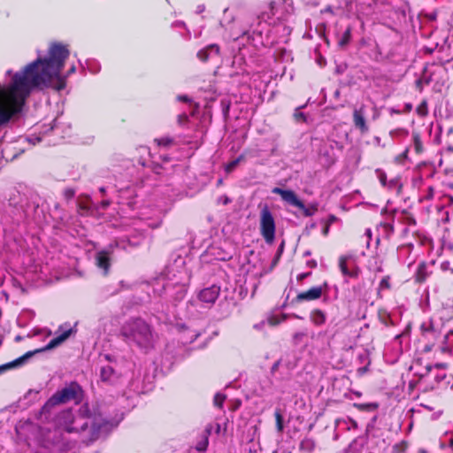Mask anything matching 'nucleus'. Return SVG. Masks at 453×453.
Masks as SVG:
<instances>
[{"label": "nucleus", "instance_id": "a211bd4d", "mask_svg": "<svg viewBox=\"0 0 453 453\" xmlns=\"http://www.w3.org/2000/svg\"><path fill=\"white\" fill-rule=\"evenodd\" d=\"M420 328L424 337L435 339L438 336L432 321L424 322Z\"/></svg>", "mask_w": 453, "mask_h": 453}, {"label": "nucleus", "instance_id": "c9c22d12", "mask_svg": "<svg viewBox=\"0 0 453 453\" xmlns=\"http://www.w3.org/2000/svg\"><path fill=\"white\" fill-rule=\"evenodd\" d=\"M42 136L30 135L27 137V140L29 143L35 145L42 141Z\"/></svg>", "mask_w": 453, "mask_h": 453}, {"label": "nucleus", "instance_id": "13d9d810", "mask_svg": "<svg viewBox=\"0 0 453 453\" xmlns=\"http://www.w3.org/2000/svg\"><path fill=\"white\" fill-rule=\"evenodd\" d=\"M269 323H270L271 325H273V326H274V325H276V324H277V322H274L273 319H270V320H269Z\"/></svg>", "mask_w": 453, "mask_h": 453}, {"label": "nucleus", "instance_id": "aec40b11", "mask_svg": "<svg viewBox=\"0 0 453 453\" xmlns=\"http://www.w3.org/2000/svg\"><path fill=\"white\" fill-rule=\"evenodd\" d=\"M310 319L315 326H322L325 324L326 317L321 310H314L311 312Z\"/></svg>", "mask_w": 453, "mask_h": 453}, {"label": "nucleus", "instance_id": "9b49d317", "mask_svg": "<svg viewBox=\"0 0 453 453\" xmlns=\"http://www.w3.org/2000/svg\"><path fill=\"white\" fill-rule=\"evenodd\" d=\"M322 292H323L322 287H319V286L313 287L307 291L299 293L296 296V299H297V301H300V302L317 300L321 297Z\"/></svg>", "mask_w": 453, "mask_h": 453}, {"label": "nucleus", "instance_id": "a18cd8bd", "mask_svg": "<svg viewBox=\"0 0 453 453\" xmlns=\"http://www.w3.org/2000/svg\"><path fill=\"white\" fill-rule=\"evenodd\" d=\"M56 128V120L53 121V124H50L49 127H47V129L45 132L48 131H53Z\"/></svg>", "mask_w": 453, "mask_h": 453}, {"label": "nucleus", "instance_id": "69168bd1", "mask_svg": "<svg viewBox=\"0 0 453 453\" xmlns=\"http://www.w3.org/2000/svg\"><path fill=\"white\" fill-rule=\"evenodd\" d=\"M250 453H257L256 451L252 452L251 450L250 451Z\"/></svg>", "mask_w": 453, "mask_h": 453}, {"label": "nucleus", "instance_id": "7ed1b4c3", "mask_svg": "<svg viewBox=\"0 0 453 453\" xmlns=\"http://www.w3.org/2000/svg\"><path fill=\"white\" fill-rule=\"evenodd\" d=\"M121 334L129 344H134L144 351L154 346L155 337L151 328L141 319L127 321L121 328Z\"/></svg>", "mask_w": 453, "mask_h": 453}, {"label": "nucleus", "instance_id": "3c124183", "mask_svg": "<svg viewBox=\"0 0 453 453\" xmlns=\"http://www.w3.org/2000/svg\"><path fill=\"white\" fill-rule=\"evenodd\" d=\"M283 248H284V242H282V243L280 244V246L279 247V253H281L282 250H283Z\"/></svg>", "mask_w": 453, "mask_h": 453}, {"label": "nucleus", "instance_id": "7c9ffc66", "mask_svg": "<svg viewBox=\"0 0 453 453\" xmlns=\"http://www.w3.org/2000/svg\"><path fill=\"white\" fill-rule=\"evenodd\" d=\"M417 113L419 116H426L427 114V104L423 101L416 109Z\"/></svg>", "mask_w": 453, "mask_h": 453}, {"label": "nucleus", "instance_id": "bf43d9fd", "mask_svg": "<svg viewBox=\"0 0 453 453\" xmlns=\"http://www.w3.org/2000/svg\"><path fill=\"white\" fill-rule=\"evenodd\" d=\"M100 192L104 194L105 192V188L104 187L100 188Z\"/></svg>", "mask_w": 453, "mask_h": 453}, {"label": "nucleus", "instance_id": "864d4df0", "mask_svg": "<svg viewBox=\"0 0 453 453\" xmlns=\"http://www.w3.org/2000/svg\"><path fill=\"white\" fill-rule=\"evenodd\" d=\"M303 335V334H301V333H297L295 334V338L296 339H299V337H302Z\"/></svg>", "mask_w": 453, "mask_h": 453}, {"label": "nucleus", "instance_id": "79ce46f5", "mask_svg": "<svg viewBox=\"0 0 453 453\" xmlns=\"http://www.w3.org/2000/svg\"><path fill=\"white\" fill-rule=\"evenodd\" d=\"M65 196L67 199H71L74 196V191L72 189H66L65 191Z\"/></svg>", "mask_w": 453, "mask_h": 453}, {"label": "nucleus", "instance_id": "4be33fe9", "mask_svg": "<svg viewBox=\"0 0 453 453\" xmlns=\"http://www.w3.org/2000/svg\"><path fill=\"white\" fill-rule=\"evenodd\" d=\"M302 210L305 217H311L318 211V203H311L308 206L303 204V207H297Z\"/></svg>", "mask_w": 453, "mask_h": 453}, {"label": "nucleus", "instance_id": "0eeeda50", "mask_svg": "<svg viewBox=\"0 0 453 453\" xmlns=\"http://www.w3.org/2000/svg\"><path fill=\"white\" fill-rule=\"evenodd\" d=\"M104 357L109 364L102 365L100 369V378L104 382L114 384L122 376L123 372L118 369V361L115 357L110 355H104Z\"/></svg>", "mask_w": 453, "mask_h": 453}, {"label": "nucleus", "instance_id": "c03bdc74", "mask_svg": "<svg viewBox=\"0 0 453 453\" xmlns=\"http://www.w3.org/2000/svg\"><path fill=\"white\" fill-rule=\"evenodd\" d=\"M411 249V245L402 246V247L399 249V253H402V252H403V251H409Z\"/></svg>", "mask_w": 453, "mask_h": 453}, {"label": "nucleus", "instance_id": "dca6fc26", "mask_svg": "<svg viewBox=\"0 0 453 453\" xmlns=\"http://www.w3.org/2000/svg\"><path fill=\"white\" fill-rule=\"evenodd\" d=\"M198 336L199 333L197 331L191 330L184 326L180 332V341L183 344L192 343Z\"/></svg>", "mask_w": 453, "mask_h": 453}, {"label": "nucleus", "instance_id": "f704fd0d", "mask_svg": "<svg viewBox=\"0 0 453 453\" xmlns=\"http://www.w3.org/2000/svg\"><path fill=\"white\" fill-rule=\"evenodd\" d=\"M188 120V117L186 113H181L178 116L177 122L180 126H184Z\"/></svg>", "mask_w": 453, "mask_h": 453}, {"label": "nucleus", "instance_id": "4c0bfd02", "mask_svg": "<svg viewBox=\"0 0 453 453\" xmlns=\"http://www.w3.org/2000/svg\"><path fill=\"white\" fill-rule=\"evenodd\" d=\"M408 151L409 150L406 149L402 154L395 157V162L403 163L407 158Z\"/></svg>", "mask_w": 453, "mask_h": 453}, {"label": "nucleus", "instance_id": "f257e3e1", "mask_svg": "<svg viewBox=\"0 0 453 453\" xmlns=\"http://www.w3.org/2000/svg\"><path fill=\"white\" fill-rule=\"evenodd\" d=\"M69 54L66 45L53 42L46 57L38 58L19 72H6L10 80L4 85L0 84V131L19 119L35 88H50L59 91L65 88L66 79L76 72L73 65L65 74L61 73Z\"/></svg>", "mask_w": 453, "mask_h": 453}, {"label": "nucleus", "instance_id": "412c9836", "mask_svg": "<svg viewBox=\"0 0 453 453\" xmlns=\"http://www.w3.org/2000/svg\"><path fill=\"white\" fill-rule=\"evenodd\" d=\"M266 9L267 10L263 12L261 14V19L265 21L272 19L275 15V4L273 2H270L266 6Z\"/></svg>", "mask_w": 453, "mask_h": 453}, {"label": "nucleus", "instance_id": "ddd939ff", "mask_svg": "<svg viewBox=\"0 0 453 453\" xmlns=\"http://www.w3.org/2000/svg\"><path fill=\"white\" fill-rule=\"evenodd\" d=\"M96 265L104 271V274H107L111 265L110 254L105 250L97 252L96 256Z\"/></svg>", "mask_w": 453, "mask_h": 453}, {"label": "nucleus", "instance_id": "603ef678", "mask_svg": "<svg viewBox=\"0 0 453 453\" xmlns=\"http://www.w3.org/2000/svg\"><path fill=\"white\" fill-rule=\"evenodd\" d=\"M432 349V345H426L425 351H430Z\"/></svg>", "mask_w": 453, "mask_h": 453}, {"label": "nucleus", "instance_id": "2f4dec72", "mask_svg": "<svg viewBox=\"0 0 453 453\" xmlns=\"http://www.w3.org/2000/svg\"><path fill=\"white\" fill-rule=\"evenodd\" d=\"M390 278L389 276H385L380 282L379 290L389 289L390 288Z\"/></svg>", "mask_w": 453, "mask_h": 453}, {"label": "nucleus", "instance_id": "a19ab883", "mask_svg": "<svg viewBox=\"0 0 453 453\" xmlns=\"http://www.w3.org/2000/svg\"><path fill=\"white\" fill-rule=\"evenodd\" d=\"M445 342L447 344H451V339L453 338V331H450L445 335Z\"/></svg>", "mask_w": 453, "mask_h": 453}, {"label": "nucleus", "instance_id": "a878e982", "mask_svg": "<svg viewBox=\"0 0 453 453\" xmlns=\"http://www.w3.org/2000/svg\"><path fill=\"white\" fill-rule=\"evenodd\" d=\"M275 419H276V427L279 433H281L283 431L284 426H283V417L279 410H276L275 411Z\"/></svg>", "mask_w": 453, "mask_h": 453}, {"label": "nucleus", "instance_id": "f3484780", "mask_svg": "<svg viewBox=\"0 0 453 453\" xmlns=\"http://www.w3.org/2000/svg\"><path fill=\"white\" fill-rule=\"evenodd\" d=\"M347 261H348V257L345 256L341 257L339 259V267H340L342 273L344 276H348V277H351V278L357 277V275H358L357 268L353 267L352 269H349L348 267Z\"/></svg>", "mask_w": 453, "mask_h": 453}, {"label": "nucleus", "instance_id": "c756f323", "mask_svg": "<svg viewBox=\"0 0 453 453\" xmlns=\"http://www.w3.org/2000/svg\"><path fill=\"white\" fill-rule=\"evenodd\" d=\"M350 37H351V29L349 27V28H347V29H346V31L343 33L342 37V39H341V41H340V42H339V43H340V45H341V46H344V45H346V44L349 42Z\"/></svg>", "mask_w": 453, "mask_h": 453}, {"label": "nucleus", "instance_id": "393cba45", "mask_svg": "<svg viewBox=\"0 0 453 453\" xmlns=\"http://www.w3.org/2000/svg\"><path fill=\"white\" fill-rule=\"evenodd\" d=\"M155 142L160 147H169L173 144V139L169 136L155 139Z\"/></svg>", "mask_w": 453, "mask_h": 453}, {"label": "nucleus", "instance_id": "2eb2a0df", "mask_svg": "<svg viewBox=\"0 0 453 453\" xmlns=\"http://www.w3.org/2000/svg\"><path fill=\"white\" fill-rule=\"evenodd\" d=\"M332 146H323L319 150V161L324 166H330L334 163V157L332 155Z\"/></svg>", "mask_w": 453, "mask_h": 453}, {"label": "nucleus", "instance_id": "9d476101", "mask_svg": "<svg viewBox=\"0 0 453 453\" xmlns=\"http://www.w3.org/2000/svg\"><path fill=\"white\" fill-rule=\"evenodd\" d=\"M144 239V234L142 231H138L137 234L134 235H126L121 238L119 242H117V246L127 249V245L135 247L141 244L142 240Z\"/></svg>", "mask_w": 453, "mask_h": 453}, {"label": "nucleus", "instance_id": "423d86ee", "mask_svg": "<svg viewBox=\"0 0 453 453\" xmlns=\"http://www.w3.org/2000/svg\"><path fill=\"white\" fill-rule=\"evenodd\" d=\"M259 230L267 244H273L275 240L276 224L272 211L267 206L260 211Z\"/></svg>", "mask_w": 453, "mask_h": 453}, {"label": "nucleus", "instance_id": "5701e85b", "mask_svg": "<svg viewBox=\"0 0 453 453\" xmlns=\"http://www.w3.org/2000/svg\"><path fill=\"white\" fill-rule=\"evenodd\" d=\"M243 160H244V156L243 155L239 156L237 158H235L234 160H233L226 165L225 171L227 173H231Z\"/></svg>", "mask_w": 453, "mask_h": 453}, {"label": "nucleus", "instance_id": "4468645a", "mask_svg": "<svg viewBox=\"0 0 453 453\" xmlns=\"http://www.w3.org/2000/svg\"><path fill=\"white\" fill-rule=\"evenodd\" d=\"M219 53V47L217 44H211L197 53V57L202 61H207L214 58H218Z\"/></svg>", "mask_w": 453, "mask_h": 453}, {"label": "nucleus", "instance_id": "6e6d98bb", "mask_svg": "<svg viewBox=\"0 0 453 453\" xmlns=\"http://www.w3.org/2000/svg\"><path fill=\"white\" fill-rule=\"evenodd\" d=\"M325 12H331V13L333 12V11H332V8H331V7H327V8H326V9H325Z\"/></svg>", "mask_w": 453, "mask_h": 453}, {"label": "nucleus", "instance_id": "de8ad7c7", "mask_svg": "<svg viewBox=\"0 0 453 453\" xmlns=\"http://www.w3.org/2000/svg\"><path fill=\"white\" fill-rule=\"evenodd\" d=\"M449 262H443L441 264V269L442 270H448L449 269Z\"/></svg>", "mask_w": 453, "mask_h": 453}, {"label": "nucleus", "instance_id": "f8f14e48", "mask_svg": "<svg viewBox=\"0 0 453 453\" xmlns=\"http://www.w3.org/2000/svg\"><path fill=\"white\" fill-rule=\"evenodd\" d=\"M353 122L357 128L362 133L368 131V127L365 119V107L361 106L359 109H355L353 112Z\"/></svg>", "mask_w": 453, "mask_h": 453}, {"label": "nucleus", "instance_id": "473e14b6", "mask_svg": "<svg viewBox=\"0 0 453 453\" xmlns=\"http://www.w3.org/2000/svg\"><path fill=\"white\" fill-rule=\"evenodd\" d=\"M377 176L380 180V182L383 187H387V174L382 170L377 169L376 170Z\"/></svg>", "mask_w": 453, "mask_h": 453}, {"label": "nucleus", "instance_id": "e433bc0d", "mask_svg": "<svg viewBox=\"0 0 453 453\" xmlns=\"http://www.w3.org/2000/svg\"><path fill=\"white\" fill-rule=\"evenodd\" d=\"M382 228L385 230L386 232V234L388 236H389L390 234H393L394 232V226L393 225L389 224V223H385L382 225Z\"/></svg>", "mask_w": 453, "mask_h": 453}, {"label": "nucleus", "instance_id": "052dcab7", "mask_svg": "<svg viewBox=\"0 0 453 453\" xmlns=\"http://www.w3.org/2000/svg\"><path fill=\"white\" fill-rule=\"evenodd\" d=\"M296 117H303V114L302 112L298 113V114H296Z\"/></svg>", "mask_w": 453, "mask_h": 453}, {"label": "nucleus", "instance_id": "b1692460", "mask_svg": "<svg viewBox=\"0 0 453 453\" xmlns=\"http://www.w3.org/2000/svg\"><path fill=\"white\" fill-rule=\"evenodd\" d=\"M87 69L91 73H97L100 71V65L96 60H88L86 62Z\"/></svg>", "mask_w": 453, "mask_h": 453}, {"label": "nucleus", "instance_id": "5fc2aeb1", "mask_svg": "<svg viewBox=\"0 0 453 453\" xmlns=\"http://www.w3.org/2000/svg\"><path fill=\"white\" fill-rule=\"evenodd\" d=\"M206 445H207V441H205V443L203 444V447H198V449H199V450L204 449H205V447H206Z\"/></svg>", "mask_w": 453, "mask_h": 453}, {"label": "nucleus", "instance_id": "20e7f679", "mask_svg": "<svg viewBox=\"0 0 453 453\" xmlns=\"http://www.w3.org/2000/svg\"><path fill=\"white\" fill-rule=\"evenodd\" d=\"M80 389V387L76 383H73L57 391L42 406V414H50L52 408L56 405L76 399Z\"/></svg>", "mask_w": 453, "mask_h": 453}, {"label": "nucleus", "instance_id": "680f3d73", "mask_svg": "<svg viewBox=\"0 0 453 453\" xmlns=\"http://www.w3.org/2000/svg\"><path fill=\"white\" fill-rule=\"evenodd\" d=\"M334 216H332V217H331V219H330V221H329L328 223H330V224H331V222H332V221H334Z\"/></svg>", "mask_w": 453, "mask_h": 453}, {"label": "nucleus", "instance_id": "e2e57ef3", "mask_svg": "<svg viewBox=\"0 0 453 453\" xmlns=\"http://www.w3.org/2000/svg\"><path fill=\"white\" fill-rule=\"evenodd\" d=\"M184 288H185V286H184V285H182V286H181V290H182V291H185V289H184Z\"/></svg>", "mask_w": 453, "mask_h": 453}, {"label": "nucleus", "instance_id": "1a4fd4ad", "mask_svg": "<svg viewBox=\"0 0 453 453\" xmlns=\"http://www.w3.org/2000/svg\"><path fill=\"white\" fill-rule=\"evenodd\" d=\"M219 292L220 288L216 285H212L211 287L203 289L199 293L198 298L203 303L212 304L219 297Z\"/></svg>", "mask_w": 453, "mask_h": 453}, {"label": "nucleus", "instance_id": "cd10ccee", "mask_svg": "<svg viewBox=\"0 0 453 453\" xmlns=\"http://www.w3.org/2000/svg\"><path fill=\"white\" fill-rule=\"evenodd\" d=\"M353 406L359 411H372L377 408L375 403H354Z\"/></svg>", "mask_w": 453, "mask_h": 453}, {"label": "nucleus", "instance_id": "39448f33", "mask_svg": "<svg viewBox=\"0 0 453 453\" xmlns=\"http://www.w3.org/2000/svg\"><path fill=\"white\" fill-rule=\"evenodd\" d=\"M72 333H73V329L69 328V329L64 331L63 333H61L58 336L53 338L47 344V346L45 348L41 349H37V350H35L34 352L28 351L24 356L15 359L14 361L10 362V363L5 364V365H0V373H2L3 372L6 371L7 369L18 367V366L23 365L29 357H31L36 352H41V351L45 350V349H53V348H55L57 346H58L60 343H62L67 338H69V336L72 334Z\"/></svg>", "mask_w": 453, "mask_h": 453}, {"label": "nucleus", "instance_id": "09e8293b", "mask_svg": "<svg viewBox=\"0 0 453 453\" xmlns=\"http://www.w3.org/2000/svg\"><path fill=\"white\" fill-rule=\"evenodd\" d=\"M416 86L418 88V89L421 91L422 90V80H418L416 81Z\"/></svg>", "mask_w": 453, "mask_h": 453}, {"label": "nucleus", "instance_id": "49530a36", "mask_svg": "<svg viewBox=\"0 0 453 453\" xmlns=\"http://www.w3.org/2000/svg\"><path fill=\"white\" fill-rule=\"evenodd\" d=\"M329 226H330V223H326L322 231L323 235H327L328 231H329Z\"/></svg>", "mask_w": 453, "mask_h": 453}, {"label": "nucleus", "instance_id": "6e6552de", "mask_svg": "<svg viewBox=\"0 0 453 453\" xmlns=\"http://www.w3.org/2000/svg\"><path fill=\"white\" fill-rule=\"evenodd\" d=\"M272 192L276 195H280L284 202L295 206L303 207V203L297 197L296 194L292 190L282 189L280 188H273Z\"/></svg>", "mask_w": 453, "mask_h": 453}, {"label": "nucleus", "instance_id": "37998d69", "mask_svg": "<svg viewBox=\"0 0 453 453\" xmlns=\"http://www.w3.org/2000/svg\"><path fill=\"white\" fill-rule=\"evenodd\" d=\"M312 442L310 441V440H305V441H303L302 443H301V447L303 449L304 448H310L311 446Z\"/></svg>", "mask_w": 453, "mask_h": 453}, {"label": "nucleus", "instance_id": "58836bf2", "mask_svg": "<svg viewBox=\"0 0 453 453\" xmlns=\"http://www.w3.org/2000/svg\"><path fill=\"white\" fill-rule=\"evenodd\" d=\"M449 446V448H451L453 449V436H451L449 439V441L447 442L446 440H441V448H445Z\"/></svg>", "mask_w": 453, "mask_h": 453}, {"label": "nucleus", "instance_id": "4d7b16f0", "mask_svg": "<svg viewBox=\"0 0 453 453\" xmlns=\"http://www.w3.org/2000/svg\"><path fill=\"white\" fill-rule=\"evenodd\" d=\"M393 185H395V181L394 180H390L389 183H388V187L392 188Z\"/></svg>", "mask_w": 453, "mask_h": 453}, {"label": "nucleus", "instance_id": "c85d7f7f", "mask_svg": "<svg viewBox=\"0 0 453 453\" xmlns=\"http://www.w3.org/2000/svg\"><path fill=\"white\" fill-rule=\"evenodd\" d=\"M226 399V395L221 394V393H217L214 396V405L219 407V408H222L223 406V403Z\"/></svg>", "mask_w": 453, "mask_h": 453}, {"label": "nucleus", "instance_id": "8fccbe9b", "mask_svg": "<svg viewBox=\"0 0 453 453\" xmlns=\"http://www.w3.org/2000/svg\"><path fill=\"white\" fill-rule=\"evenodd\" d=\"M102 207L103 208H106L109 204H110V201L109 200H104L102 201Z\"/></svg>", "mask_w": 453, "mask_h": 453}, {"label": "nucleus", "instance_id": "6ab92c4d", "mask_svg": "<svg viewBox=\"0 0 453 453\" xmlns=\"http://www.w3.org/2000/svg\"><path fill=\"white\" fill-rule=\"evenodd\" d=\"M431 272L428 271V266L426 263H421L418 265L415 277L418 282L425 281L427 277L430 275Z\"/></svg>", "mask_w": 453, "mask_h": 453}, {"label": "nucleus", "instance_id": "72a5a7b5", "mask_svg": "<svg viewBox=\"0 0 453 453\" xmlns=\"http://www.w3.org/2000/svg\"><path fill=\"white\" fill-rule=\"evenodd\" d=\"M177 99L179 101H182V102H187V103H189V105L190 107H193L192 111H191V114L194 115L195 114V110L197 108V105L196 104H193L191 99H189L187 96H179L177 97Z\"/></svg>", "mask_w": 453, "mask_h": 453}, {"label": "nucleus", "instance_id": "bb28decb", "mask_svg": "<svg viewBox=\"0 0 453 453\" xmlns=\"http://www.w3.org/2000/svg\"><path fill=\"white\" fill-rule=\"evenodd\" d=\"M412 138L416 152L420 153L422 151V142L419 134L418 133H413Z\"/></svg>", "mask_w": 453, "mask_h": 453}, {"label": "nucleus", "instance_id": "ea45409f", "mask_svg": "<svg viewBox=\"0 0 453 453\" xmlns=\"http://www.w3.org/2000/svg\"><path fill=\"white\" fill-rule=\"evenodd\" d=\"M365 238H366V243H367V246H369V242H370V240H371V238H372V230H371V229H369V228H367V229L365 230Z\"/></svg>", "mask_w": 453, "mask_h": 453}, {"label": "nucleus", "instance_id": "f03ea898", "mask_svg": "<svg viewBox=\"0 0 453 453\" xmlns=\"http://www.w3.org/2000/svg\"><path fill=\"white\" fill-rule=\"evenodd\" d=\"M55 424L58 428L67 433H87L84 440L88 441L106 435L116 426L100 415H85L82 410L76 415H73L71 410L59 412L55 418Z\"/></svg>", "mask_w": 453, "mask_h": 453}, {"label": "nucleus", "instance_id": "0e129e2a", "mask_svg": "<svg viewBox=\"0 0 453 453\" xmlns=\"http://www.w3.org/2000/svg\"><path fill=\"white\" fill-rule=\"evenodd\" d=\"M224 202H225V203H226L228 202V199L227 198L224 199Z\"/></svg>", "mask_w": 453, "mask_h": 453}]
</instances>
